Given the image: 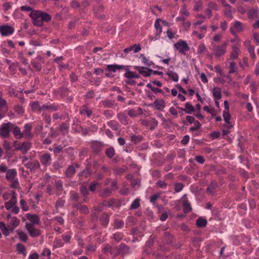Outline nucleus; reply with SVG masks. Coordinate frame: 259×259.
I'll return each mask as SVG.
<instances>
[{"instance_id":"nucleus-1","label":"nucleus","mask_w":259,"mask_h":259,"mask_svg":"<svg viewBox=\"0 0 259 259\" xmlns=\"http://www.w3.org/2000/svg\"><path fill=\"white\" fill-rule=\"evenodd\" d=\"M22 11L30 12V17L32 20L33 25L36 26L41 27L44 22L51 21L52 17L48 13L38 10H33L31 7L27 6H23L20 7Z\"/></svg>"},{"instance_id":"nucleus-2","label":"nucleus","mask_w":259,"mask_h":259,"mask_svg":"<svg viewBox=\"0 0 259 259\" xmlns=\"http://www.w3.org/2000/svg\"><path fill=\"white\" fill-rule=\"evenodd\" d=\"M13 127V123L10 122L3 123L0 127V137L2 138H8L10 136V130Z\"/></svg>"},{"instance_id":"nucleus-3","label":"nucleus","mask_w":259,"mask_h":259,"mask_svg":"<svg viewBox=\"0 0 259 259\" xmlns=\"http://www.w3.org/2000/svg\"><path fill=\"white\" fill-rule=\"evenodd\" d=\"M175 48L181 53L185 54L186 53L190 50V48L187 43L184 40H180L174 44Z\"/></svg>"},{"instance_id":"nucleus-4","label":"nucleus","mask_w":259,"mask_h":259,"mask_svg":"<svg viewBox=\"0 0 259 259\" xmlns=\"http://www.w3.org/2000/svg\"><path fill=\"white\" fill-rule=\"evenodd\" d=\"M25 228L29 232L30 235L33 237H37L40 234V231L38 229H36L32 224L27 222L26 223Z\"/></svg>"},{"instance_id":"nucleus-5","label":"nucleus","mask_w":259,"mask_h":259,"mask_svg":"<svg viewBox=\"0 0 259 259\" xmlns=\"http://www.w3.org/2000/svg\"><path fill=\"white\" fill-rule=\"evenodd\" d=\"M227 45V43L224 42L221 46H214V55L218 57L224 55L226 53Z\"/></svg>"},{"instance_id":"nucleus-6","label":"nucleus","mask_w":259,"mask_h":259,"mask_svg":"<svg viewBox=\"0 0 259 259\" xmlns=\"http://www.w3.org/2000/svg\"><path fill=\"white\" fill-rule=\"evenodd\" d=\"M32 145L30 142H25L19 144L15 147V150H20L23 154H26L31 148Z\"/></svg>"},{"instance_id":"nucleus-7","label":"nucleus","mask_w":259,"mask_h":259,"mask_svg":"<svg viewBox=\"0 0 259 259\" xmlns=\"http://www.w3.org/2000/svg\"><path fill=\"white\" fill-rule=\"evenodd\" d=\"M14 28L10 25H4L0 27V32L3 36H7L12 34Z\"/></svg>"},{"instance_id":"nucleus-8","label":"nucleus","mask_w":259,"mask_h":259,"mask_svg":"<svg viewBox=\"0 0 259 259\" xmlns=\"http://www.w3.org/2000/svg\"><path fill=\"white\" fill-rule=\"evenodd\" d=\"M32 125L30 123L25 125L24 129L22 132L23 137L26 139H31L32 138L33 134L31 133Z\"/></svg>"},{"instance_id":"nucleus-9","label":"nucleus","mask_w":259,"mask_h":259,"mask_svg":"<svg viewBox=\"0 0 259 259\" xmlns=\"http://www.w3.org/2000/svg\"><path fill=\"white\" fill-rule=\"evenodd\" d=\"M40 161L44 165H50L52 161L51 156L49 153H44L40 155Z\"/></svg>"},{"instance_id":"nucleus-10","label":"nucleus","mask_w":259,"mask_h":259,"mask_svg":"<svg viewBox=\"0 0 259 259\" xmlns=\"http://www.w3.org/2000/svg\"><path fill=\"white\" fill-rule=\"evenodd\" d=\"M135 68L138 70L140 74L145 77L150 76L151 72H153L151 69H148L147 68L141 66H135Z\"/></svg>"},{"instance_id":"nucleus-11","label":"nucleus","mask_w":259,"mask_h":259,"mask_svg":"<svg viewBox=\"0 0 259 259\" xmlns=\"http://www.w3.org/2000/svg\"><path fill=\"white\" fill-rule=\"evenodd\" d=\"M20 222V220L16 217L12 218L8 224V227L10 231H13L14 229L19 226Z\"/></svg>"},{"instance_id":"nucleus-12","label":"nucleus","mask_w":259,"mask_h":259,"mask_svg":"<svg viewBox=\"0 0 259 259\" xmlns=\"http://www.w3.org/2000/svg\"><path fill=\"white\" fill-rule=\"evenodd\" d=\"M223 117L224 121L226 122L225 126L228 129H230L233 127V125L230 123V119L231 118V116L229 113V111H224L223 112Z\"/></svg>"},{"instance_id":"nucleus-13","label":"nucleus","mask_w":259,"mask_h":259,"mask_svg":"<svg viewBox=\"0 0 259 259\" xmlns=\"http://www.w3.org/2000/svg\"><path fill=\"white\" fill-rule=\"evenodd\" d=\"M240 53V49L238 44H235L232 46V51L230 55V59H236L238 58Z\"/></svg>"},{"instance_id":"nucleus-14","label":"nucleus","mask_w":259,"mask_h":259,"mask_svg":"<svg viewBox=\"0 0 259 259\" xmlns=\"http://www.w3.org/2000/svg\"><path fill=\"white\" fill-rule=\"evenodd\" d=\"M153 106L157 110L162 111L165 107V103L163 99H157L153 103Z\"/></svg>"},{"instance_id":"nucleus-15","label":"nucleus","mask_w":259,"mask_h":259,"mask_svg":"<svg viewBox=\"0 0 259 259\" xmlns=\"http://www.w3.org/2000/svg\"><path fill=\"white\" fill-rule=\"evenodd\" d=\"M141 122L143 125L149 127L151 130L154 129L158 124L157 121L155 119H152L150 122L146 120H142Z\"/></svg>"},{"instance_id":"nucleus-16","label":"nucleus","mask_w":259,"mask_h":259,"mask_svg":"<svg viewBox=\"0 0 259 259\" xmlns=\"http://www.w3.org/2000/svg\"><path fill=\"white\" fill-rule=\"evenodd\" d=\"M141 50V46L139 44H135L133 46L124 49L123 51L125 53H127L132 51H134L135 53L139 52Z\"/></svg>"},{"instance_id":"nucleus-17","label":"nucleus","mask_w":259,"mask_h":259,"mask_svg":"<svg viewBox=\"0 0 259 259\" xmlns=\"http://www.w3.org/2000/svg\"><path fill=\"white\" fill-rule=\"evenodd\" d=\"M27 219L31 222L33 225L38 224L40 222V219L38 215L36 214H32L30 213H27L26 214Z\"/></svg>"},{"instance_id":"nucleus-18","label":"nucleus","mask_w":259,"mask_h":259,"mask_svg":"<svg viewBox=\"0 0 259 259\" xmlns=\"http://www.w3.org/2000/svg\"><path fill=\"white\" fill-rule=\"evenodd\" d=\"M17 171L15 169H10L7 171L6 179L8 181H12L16 177Z\"/></svg>"},{"instance_id":"nucleus-19","label":"nucleus","mask_w":259,"mask_h":259,"mask_svg":"<svg viewBox=\"0 0 259 259\" xmlns=\"http://www.w3.org/2000/svg\"><path fill=\"white\" fill-rule=\"evenodd\" d=\"M230 28H233L236 32H241L243 30V25L240 21H236L234 23L233 27Z\"/></svg>"},{"instance_id":"nucleus-20","label":"nucleus","mask_w":259,"mask_h":259,"mask_svg":"<svg viewBox=\"0 0 259 259\" xmlns=\"http://www.w3.org/2000/svg\"><path fill=\"white\" fill-rule=\"evenodd\" d=\"M212 94L215 100H219L222 98L221 89L219 88L215 87L212 89Z\"/></svg>"},{"instance_id":"nucleus-21","label":"nucleus","mask_w":259,"mask_h":259,"mask_svg":"<svg viewBox=\"0 0 259 259\" xmlns=\"http://www.w3.org/2000/svg\"><path fill=\"white\" fill-rule=\"evenodd\" d=\"M26 167L30 169H35L39 167V163L38 161H29L25 164Z\"/></svg>"},{"instance_id":"nucleus-22","label":"nucleus","mask_w":259,"mask_h":259,"mask_svg":"<svg viewBox=\"0 0 259 259\" xmlns=\"http://www.w3.org/2000/svg\"><path fill=\"white\" fill-rule=\"evenodd\" d=\"M75 167H77V165H75V166L74 165L69 166L66 170V176L68 177H72L75 171Z\"/></svg>"},{"instance_id":"nucleus-23","label":"nucleus","mask_w":259,"mask_h":259,"mask_svg":"<svg viewBox=\"0 0 259 259\" xmlns=\"http://www.w3.org/2000/svg\"><path fill=\"white\" fill-rule=\"evenodd\" d=\"M181 109L187 114H191L194 111V107L188 102L185 104V108H181Z\"/></svg>"},{"instance_id":"nucleus-24","label":"nucleus","mask_w":259,"mask_h":259,"mask_svg":"<svg viewBox=\"0 0 259 259\" xmlns=\"http://www.w3.org/2000/svg\"><path fill=\"white\" fill-rule=\"evenodd\" d=\"M124 68L123 65H109L107 66V69L109 71L115 72L117 69H122Z\"/></svg>"},{"instance_id":"nucleus-25","label":"nucleus","mask_w":259,"mask_h":259,"mask_svg":"<svg viewBox=\"0 0 259 259\" xmlns=\"http://www.w3.org/2000/svg\"><path fill=\"white\" fill-rule=\"evenodd\" d=\"M0 229L3 234L6 236H7L9 234V231H10L9 228L8 227H7L3 222H0Z\"/></svg>"},{"instance_id":"nucleus-26","label":"nucleus","mask_w":259,"mask_h":259,"mask_svg":"<svg viewBox=\"0 0 259 259\" xmlns=\"http://www.w3.org/2000/svg\"><path fill=\"white\" fill-rule=\"evenodd\" d=\"M13 134L17 139H20L23 137L22 133H21L20 128L18 126H13Z\"/></svg>"},{"instance_id":"nucleus-27","label":"nucleus","mask_w":259,"mask_h":259,"mask_svg":"<svg viewBox=\"0 0 259 259\" xmlns=\"http://www.w3.org/2000/svg\"><path fill=\"white\" fill-rule=\"evenodd\" d=\"M117 118L121 122V123L124 125H126L128 123L127 116L122 113H119L117 114Z\"/></svg>"},{"instance_id":"nucleus-28","label":"nucleus","mask_w":259,"mask_h":259,"mask_svg":"<svg viewBox=\"0 0 259 259\" xmlns=\"http://www.w3.org/2000/svg\"><path fill=\"white\" fill-rule=\"evenodd\" d=\"M124 76L128 78H138L140 76L135 72L127 70L124 74Z\"/></svg>"},{"instance_id":"nucleus-29","label":"nucleus","mask_w":259,"mask_h":259,"mask_svg":"<svg viewBox=\"0 0 259 259\" xmlns=\"http://www.w3.org/2000/svg\"><path fill=\"white\" fill-rule=\"evenodd\" d=\"M42 111H45L47 110L54 111L58 110V107L54 105H44L43 106H42Z\"/></svg>"},{"instance_id":"nucleus-30","label":"nucleus","mask_w":259,"mask_h":259,"mask_svg":"<svg viewBox=\"0 0 259 259\" xmlns=\"http://www.w3.org/2000/svg\"><path fill=\"white\" fill-rule=\"evenodd\" d=\"M206 224H207V221L205 219H203L201 217L199 218L196 220V225L198 227H199V228L204 227L206 226Z\"/></svg>"},{"instance_id":"nucleus-31","label":"nucleus","mask_w":259,"mask_h":259,"mask_svg":"<svg viewBox=\"0 0 259 259\" xmlns=\"http://www.w3.org/2000/svg\"><path fill=\"white\" fill-rule=\"evenodd\" d=\"M129 252V248L124 244H121L119 247V253L122 255Z\"/></svg>"},{"instance_id":"nucleus-32","label":"nucleus","mask_w":259,"mask_h":259,"mask_svg":"<svg viewBox=\"0 0 259 259\" xmlns=\"http://www.w3.org/2000/svg\"><path fill=\"white\" fill-rule=\"evenodd\" d=\"M31 108L34 111H42V106H40L38 102H34L31 104Z\"/></svg>"},{"instance_id":"nucleus-33","label":"nucleus","mask_w":259,"mask_h":259,"mask_svg":"<svg viewBox=\"0 0 259 259\" xmlns=\"http://www.w3.org/2000/svg\"><path fill=\"white\" fill-rule=\"evenodd\" d=\"M258 13V9L257 8H254V9H251L249 10L248 12V16L249 18L252 19L254 17H256Z\"/></svg>"},{"instance_id":"nucleus-34","label":"nucleus","mask_w":259,"mask_h":259,"mask_svg":"<svg viewBox=\"0 0 259 259\" xmlns=\"http://www.w3.org/2000/svg\"><path fill=\"white\" fill-rule=\"evenodd\" d=\"M16 249L18 253L24 254V255H26L25 253V247L23 244L18 243L16 245Z\"/></svg>"},{"instance_id":"nucleus-35","label":"nucleus","mask_w":259,"mask_h":259,"mask_svg":"<svg viewBox=\"0 0 259 259\" xmlns=\"http://www.w3.org/2000/svg\"><path fill=\"white\" fill-rule=\"evenodd\" d=\"M16 232L19 235V238L21 241L24 242L27 241L28 237L25 233L19 230H16Z\"/></svg>"},{"instance_id":"nucleus-36","label":"nucleus","mask_w":259,"mask_h":259,"mask_svg":"<svg viewBox=\"0 0 259 259\" xmlns=\"http://www.w3.org/2000/svg\"><path fill=\"white\" fill-rule=\"evenodd\" d=\"M183 206L184 207V211L185 213H188L192 210V208L190 203L187 200H184Z\"/></svg>"},{"instance_id":"nucleus-37","label":"nucleus","mask_w":259,"mask_h":259,"mask_svg":"<svg viewBox=\"0 0 259 259\" xmlns=\"http://www.w3.org/2000/svg\"><path fill=\"white\" fill-rule=\"evenodd\" d=\"M7 108L6 101L0 97V111L6 112Z\"/></svg>"},{"instance_id":"nucleus-38","label":"nucleus","mask_w":259,"mask_h":259,"mask_svg":"<svg viewBox=\"0 0 259 259\" xmlns=\"http://www.w3.org/2000/svg\"><path fill=\"white\" fill-rule=\"evenodd\" d=\"M109 217L107 214L104 213L101 218V222L102 224L106 226L109 222Z\"/></svg>"},{"instance_id":"nucleus-39","label":"nucleus","mask_w":259,"mask_h":259,"mask_svg":"<svg viewBox=\"0 0 259 259\" xmlns=\"http://www.w3.org/2000/svg\"><path fill=\"white\" fill-rule=\"evenodd\" d=\"M55 187L57 191V193L59 195L63 190L62 182L61 181H56L55 183Z\"/></svg>"},{"instance_id":"nucleus-40","label":"nucleus","mask_w":259,"mask_h":259,"mask_svg":"<svg viewBox=\"0 0 259 259\" xmlns=\"http://www.w3.org/2000/svg\"><path fill=\"white\" fill-rule=\"evenodd\" d=\"M69 126L67 124L63 123L59 127V130L63 134H66L68 132Z\"/></svg>"},{"instance_id":"nucleus-41","label":"nucleus","mask_w":259,"mask_h":259,"mask_svg":"<svg viewBox=\"0 0 259 259\" xmlns=\"http://www.w3.org/2000/svg\"><path fill=\"white\" fill-rule=\"evenodd\" d=\"M102 104L105 107L107 108H113L114 105V102L109 100L103 101Z\"/></svg>"},{"instance_id":"nucleus-42","label":"nucleus","mask_w":259,"mask_h":259,"mask_svg":"<svg viewBox=\"0 0 259 259\" xmlns=\"http://www.w3.org/2000/svg\"><path fill=\"white\" fill-rule=\"evenodd\" d=\"M217 187V184L215 182L212 183L210 185H209L207 188V192L209 193L210 194H213L214 192V189Z\"/></svg>"},{"instance_id":"nucleus-43","label":"nucleus","mask_w":259,"mask_h":259,"mask_svg":"<svg viewBox=\"0 0 259 259\" xmlns=\"http://www.w3.org/2000/svg\"><path fill=\"white\" fill-rule=\"evenodd\" d=\"M229 73H233L236 71V63L233 61L229 62Z\"/></svg>"},{"instance_id":"nucleus-44","label":"nucleus","mask_w":259,"mask_h":259,"mask_svg":"<svg viewBox=\"0 0 259 259\" xmlns=\"http://www.w3.org/2000/svg\"><path fill=\"white\" fill-rule=\"evenodd\" d=\"M167 74L172 79V80L175 81H177L179 79V77L178 74L172 71H168L167 73Z\"/></svg>"},{"instance_id":"nucleus-45","label":"nucleus","mask_w":259,"mask_h":259,"mask_svg":"<svg viewBox=\"0 0 259 259\" xmlns=\"http://www.w3.org/2000/svg\"><path fill=\"white\" fill-rule=\"evenodd\" d=\"M81 114H86L88 117H90L92 114V111L87 107H84L80 110Z\"/></svg>"},{"instance_id":"nucleus-46","label":"nucleus","mask_w":259,"mask_h":259,"mask_svg":"<svg viewBox=\"0 0 259 259\" xmlns=\"http://www.w3.org/2000/svg\"><path fill=\"white\" fill-rule=\"evenodd\" d=\"M140 199H136L132 203L131 205V209H137L140 206Z\"/></svg>"},{"instance_id":"nucleus-47","label":"nucleus","mask_w":259,"mask_h":259,"mask_svg":"<svg viewBox=\"0 0 259 259\" xmlns=\"http://www.w3.org/2000/svg\"><path fill=\"white\" fill-rule=\"evenodd\" d=\"M205 111L211 114L212 116H215L217 114V112L213 108H209V107L205 106L203 107Z\"/></svg>"},{"instance_id":"nucleus-48","label":"nucleus","mask_w":259,"mask_h":259,"mask_svg":"<svg viewBox=\"0 0 259 259\" xmlns=\"http://www.w3.org/2000/svg\"><path fill=\"white\" fill-rule=\"evenodd\" d=\"M140 58L142 59V61L144 64L147 66H151L153 64L152 62L148 60L143 54L140 55Z\"/></svg>"},{"instance_id":"nucleus-49","label":"nucleus","mask_w":259,"mask_h":259,"mask_svg":"<svg viewBox=\"0 0 259 259\" xmlns=\"http://www.w3.org/2000/svg\"><path fill=\"white\" fill-rule=\"evenodd\" d=\"M108 125L112 130L117 131L118 130V125L115 121L111 120L107 123Z\"/></svg>"},{"instance_id":"nucleus-50","label":"nucleus","mask_w":259,"mask_h":259,"mask_svg":"<svg viewBox=\"0 0 259 259\" xmlns=\"http://www.w3.org/2000/svg\"><path fill=\"white\" fill-rule=\"evenodd\" d=\"M230 30L231 33L233 35H234L235 37L234 38L232 39L231 40V41L232 42L237 41L238 42V44H239L240 42V40H239L238 36L237 35V34H236V32L235 31V30H234V29L233 28H230Z\"/></svg>"},{"instance_id":"nucleus-51","label":"nucleus","mask_w":259,"mask_h":259,"mask_svg":"<svg viewBox=\"0 0 259 259\" xmlns=\"http://www.w3.org/2000/svg\"><path fill=\"white\" fill-rule=\"evenodd\" d=\"M106 155L109 157H112L115 154V151L113 148H109L106 150Z\"/></svg>"},{"instance_id":"nucleus-52","label":"nucleus","mask_w":259,"mask_h":259,"mask_svg":"<svg viewBox=\"0 0 259 259\" xmlns=\"http://www.w3.org/2000/svg\"><path fill=\"white\" fill-rule=\"evenodd\" d=\"M140 181L139 179H134L132 181L131 186L133 188L137 189L140 187Z\"/></svg>"},{"instance_id":"nucleus-53","label":"nucleus","mask_w":259,"mask_h":259,"mask_svg":"<svg viewBox=\"0 0 259 259\" xmlns=\"http://www.w3.org/2000/svg\"><path fill=\"white\" fill-rule=\"evenodd\" d=\"M194 124V127H192L190 128V131L191 132H193L194 131L197 130L201 127V124L198 120L195 121Z\"/></svg>"},{"instance_id":"nucleus-54","label":"nucleus","mask_w":259,"mask_h":259,"mask_svg":"<svg viewBox=\"0 0 259 259\" xmlns=\"http://www.w3.org/2000/svg\"><path fill=\"white\" fill-rule=\"evenodd\" d=\"M112 238L115 241L119 242L122 239V235L121 233H115L113 235Z\"/></svg>"},{"instance_id":"nucleus-55","label":"nucleus","mask_w":259,"mask_h":259,"mask_svg":"<svg viewBox=\"0 0 259 259\" xmlns=\"http://www.w3.org/2000/svg\"><path fill=\"white\" fill-rule=\"evenodd\" d=\"M147 87L148 88L150 89L154 93H162V90L160 89L155 88L153 87L151 83H148L147 85Z\"/></svg>"},{"instance_id":"nucleus-56","label":"nucleus","mask_w":259,"mask_h":259,"mask_svg":"<svg viewBox=\"0 0 259 259\" xmlns=\"http://www.w3.org/2000/svg\"><path fill=\"white\" fill-rule=\"evenodd\" d=\"M110 253L113 256H115L119 254V248L111 247L110 249Z\"/></svg>"},{"instance_id":"nucleus-57","label":"nucleus","mask_w":259,"mask_h":259,"mask_svg":"<svg viewBox=\"0 0 259 259\" xmlns=\"http://www.w3.org/2000/svg\"><path fill=\"white\" fill-rule=\"evenodd\" d=\"M80 192L84 196H87L89 194V191L87 187L83 185L80 187Z\"/></svg>"},{"instance_id":"nucleus-58","label":"nucleus","mask_w":259,"mask_h":259,"mask_svg":"<svg viewBox=\"0 0 259 259\" xmlns=\"http://www.w3.org/2000/svg\"><path fill=\"white\" fill-rule=\"evenodd\" d=\"M123 225V222L120 220H116L114 222V227L117 228L119 229L122 227Z\"/></svg>"},{"instance_id":"nucleus-59","label":"nucleus","mask_w":259,"mask_h":259,"mask_svg":"<svg viewBox=\"0 0 259 259\" xmlns=\"http://www.w3.org/2000/svg\"><path fill=\"white\" fill-rule=\"evenodd\" d=\"M94 10L96 16H98V13L99 14L100 13L103 11L104 7L102 5H100L98 7L95 8Z\"/></svg>"},{"instance_id":"nucleus-60","label":"nucleus","mask_w":259,"mask_h":259,"mask_svg":"<svg viewBox=\"0 0 259 259\" xmlns=\"http://www.w3.org/2000/svg\"><path fill=\"white\" fill-rule=\"evenodd\" d=\"M183 188V185L178 183L175 184V190L177 192H180Z\"/></svg>"},{"instance_id":"nucleus-61","label":"nucleus","mask_w":259,"mask_h":259,"mask_svg":"<svg viewBox=\"0 0 259 259\" xmlns=\"http://www.w3.org/2000/svg\"><path fill=\"white\" fill-rule=\"evenodd\" d=\"M20 203L21 207L23 210L27 211L28 209V206L25 201L24 200H21Z\"/></svg>"},{"instance_id":"nucleus-62","label":"nucleus","mask_w":259,"mask_h":259,"mask_svg":"<svg viewBox=\"0 0 259 259\" xmlns=\"http://www.w3.org/2000/svg\"><path fill=\"white\" fill-rule=\"evenodd\" d=\"M31 64L36 71H40L41 69V65L40 63L35 62H32Z\"/></svg>"},{"instance_id":"nucleus-63","label":"nucleus","mask_w":259,"mask_h":259,"mask_svg":"<svg viewBox=\"0 0 259 259\" xmlns=\"http://www.w3.org/2000/svg\"><path fill=\"white\" fill-rule=\"evenodd\" d=\"M64 203H65L64 200H63L61 199H59L56 202V208H58L60 207H62L64 204Z\"/></svg>"},{"instance_id":"nucleus-64","label":"nucleus","mask_w":259,"mask_h":259,"mask_svg":"<svg viewBox=\"0 0 259 259\" xmlns=\"http://www.w3.org/2000/svg\"><path fill=\"white\" fill-rule=\"evenodd\" d=\"M104 115L107 118H111L114 115L113 112L111 110H107L104 112Z\"/></svg>"}]
</instances>
